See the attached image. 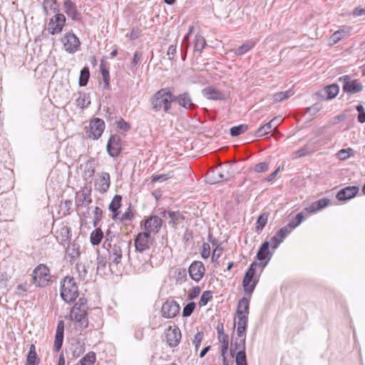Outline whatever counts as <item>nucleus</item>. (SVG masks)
Here are the masks:
<instances>
[{
	"label": "nucleus",
	"instance_id": "nucleus-1",
	"mask_svg": "<svg viewBox=\"0 0 365 365\" xmlns=\"http://www.w3.org/2000/svg\"><path fill=\"white\" fill-rule=\"evenodd\" d=\"M173 94L169 88H161L150 98L151 109L155 112L168 113L172 108Z\"/></svg>",
	"mask_w": 365,
	"mask_h": 365
},
{
	"label": "nucleus",
	"instance_id": "nucleus-2",
	"mask_svg": "<svg viewBox=\"0 0 365 365\" xmlns=\"http://www.w3.org/2000/svg\"><path fill=\"white\" fill-rule=\"evenodd\" d=\"M109 267L111 272H118L122 267L123 250L122 247L126 246L124 242H118L113 245L108 244Z\"/></svg>",
	"mask_w": 365,
	"mask_h": 365
},
{
	"label": "nucleus",
	"instance_id": "nucleus-3",
	"mask_svg": "<svg viewBox=\"0 0 365 365\" xmlns=\"http://www.w3.org/2000/svg\"><path fill=\"white\" fill-rule=\"evenodd\" d=\"M61 297L66 302H73L78 296V289L73 277H66L61 282Z\"/></svg>",
	"mask_w": 365,
	"mask_h": 365
},
{
	"label": "nucleus",
	"instance_id": "nucleus-4",
	"mask_svg": "<svg viewBox=\"0 0 365 365\" xmlns=\"http://www.w3.org/2000/svg\"><path fill=\"white\" fill-rule=\"evenodd\" d=\"M51 281V274L48 267L43 264H38L33 271V282L40 287L48 285Z\"/></svg>",
	"mask_w": 365,
	"mask_h": 365
},
{
	"label": "nucleus",
	"instance_id": "nucleus-5",
	"mask_svg": "<svg viewBox=\"0 0 365 365\" xmlns=\"http://www.w3.org/2000/svg\"><path fill=\"white\" fill-rule=\"evenodd\" d=\"M257 266V262H252L250 264L248 269L247 270L242 280V286L244 291L246 294H248L250 296H251L252 293L254 292L255 288L258 282V280L257 279H254Z\"/></svg>",
	"mask_w": 365,
	"mask_h": 365
},
{
	"label": "nucleus",
	"instance_id": "nucleus-6",
	"mask_svg": "<svg viewBox=\"0 0 365 365\" xmlns=\"http://www.w3.org/2000/svg\"><path fill=\"white\" fill-rule=\"evenodd\" d=\"M66 21V18L61 13H56L50 19L48 24V31L51 35L59 34L62 32Z\"/></svg>",
	"mask_w": 365,
	"mask_h": 365
},
{
	"label": "nucleus",
	"instance_id": "nucleus-7",
	"mask_svg": "<svg viewBox=\"0 0 365 365\" xmlns=\"http://www.w3.org/2000/svg\"><path fill=\"white\" fill-rule=\"evenodd\" d=\"M339 81L343 83V91L348 93H357L364 89L363 85L356 79H351L349 76L345 75L339 78Z\"/></svg>",
	"mask_w": 365,
	"mask_h": 365
},
{
	"label": "nucleus",
	"instance_id": "nucleus-8",
	"mask_svg": "<svg viewBox=\"0 0 365 365\" xmlns=\"http://www.w3.org/2000/svg\"><path fill=\"white\" fill-rule=\"evenodd\" d=\"M87 304H75L71 311V318L77 322L81 323L83 327L88 326Z\"/></svg>",
	"mask_w": 365,
	"mask_h": 365
},
{
	"label": "nucleus",
	"instance_id": "nucleus-9",
	"mask_svg": "<svg viewBox=\"0 0 365 365\" xmlns=\"http://www.w3.org/2000/svg\"><path fill=\"white\" fill-rule=\"evenodd\" d=\"M165 337L169 347H176L182 338L181 331L178 326H170L165 331Z\"/></svg>",
	"mask_w": 365,
	"mask_h": 365
},
{
	"label": "nucleus",
	"instance_id": "nucleus-10",
	"mask_svg": "<svg viewBox=\"0 0 365 365\" xmlns=\"http://www.w3.org/2000/svg\"><path fill=\"white\" fill-rule=\"evenodd\" d=\"M65 51L69 53H76L80 48V41L73 33H66L61 38Z\"/></svg>",
	"mask_w": 365,
	"mask_h": 365
},
{
	"label": "nucleus",
	"instance_id": "nucleus-11",
	"mask_svg": "<svg viewBox=\"0 0 365 365\" xmlns=\"http://www.w3.org/2000/svg\"><path fill=\"white\" fill-rule=\"evenodd\" d=\"M283 118L281 116H277L272 118L269 122L260 126L255 132L254 136L256 138L262 137L272 130H275L282 123Z\"/></svg>",
	"mask_w": 365,
	"mask_h": 365
},
{
	"label": "nucleus",
	"instance_id": "nucleus-12",
	"mask_svg": "<svg viewBox=\"0 0 365 365\" xmlns=\"http://www.w3.org/2000/svg\"><path fill=\"white\" fill-rule=\"evenodd\" d=\"M89 127L88 138L97 140L102 135L104 131L105 123L102 119L96 118L90 121Z\"/></svg>",
	"mask_w": 365,
	"mask_h": 365
},
{
	"label": "nucleus",
	"instance_id": "nucleus-13",
	"mask_svg": "<svg viewBox=\"0 0 365 365\" xmlns=\"http://www.w3.org/2000/svg\"><path fill=\"white\" fill-rule=\"evenodd\" d=\"M173 102H176L179 106L185 110H194L197 106L192 102L190 95L187 92H184L178 96L173 94Z\"/></svg>",
	"mask_w": 365,
	"mask_h": 365
},
{
	"label": "nucleus",
	"instance_id": "nucleus-14",
	"mask_svg": "<svg viewBox=\"0 0 365 365\" xmlns=\"http://www.w3.org/2000/svg\"><path fill=\"white\" fill-rule=\"evenodd\" d=\"M180 312V305L174 300H167L162 306V315L168 319L175 317Z\"/></svg>",
	"mask_w": 365,
	"mask_h": 365
},
{
	"label": "nucleus",
	"instance_id": "nucleus-15",
	"mask_svg": "<svg viewBox=\"0 0 365 365\" xmlns=\"http://www.w3.org/2000/svg\"><path fill=\"white\" fill-rule=\"evenodd\" d=\"M121 139L118 135H111L108 143L107 151L108 155L112 158H115L119 155L121 151Z\"/></svg>",
	"mask_w": 365,
	"mask_h": 365
},
{
	"label": "nucleus",
	"instance_id": "nucleus-16",
	"mask_svg": "<svg viewBox=\"0 0 365 365\" xmlns=\"http://www.w3.org/2000/svg\"><path fill=\"white\" fill-rule=\"evenodd\" d=\"M95 189L100 193L106 192L110 185V176L108 173L103 172L99 174V177L96 179Z\"/></svg>",
	"mask_w": 365,
	"mask_h": 365
},
{
	"label": "nucleus",
	"instance_id": "nucleus-17",
	"mask_svg": "<svg viewBox=\"0 0 365 365\" xmlns=\"http://www.w3.org/2000/svg\"><path fill=\"white\" fill-rule=\"evenodd\" d=\"M150 234L146 232L139 233L136 236L134 242L136 250H138L140 252H143L148 250L150 247Z\"/></svg>",
	"mask_w": 365,
	"mask_h": 365
},
{
	"label": "nucleus",
	"instance_id": "nucleus-18",
	"mask_svg": "<svg viewBox=\"0 0 365 365\" xmlns=\"http://www.w3.org/2000/svg\"><path fill=\"white\" fill-rule=\"evenodd\" d=\"M63 10L73 21H81V14L78 11L76 4L72 0H65L63 1Z\"/></svg>",
	"mask_w": 365,
	"mask_h": 365
},
{
	"label": "nucleus",
	"instance_id": "nucleus-19",
	"mask_svg": "<svg viewBox=\"0 0 365 365\" xmlns=\"http://www.w3.org/2000/svg\"><path fill=\"white\" fill-rule=\"evenodd\" d=\"M144 227L149 234L158 233L162 227V220L157 215L151 216L145 220Z\"/></svg>",
	"mask_w": 365,
	"mask_h": 365
},
{
	"label": "nucleus",
	"instance_id": "nucleus-20",
	"mask_svg": "<svg viewBox=\"0 0 365 365\" xmlns=\"http://www.w3.org/2000/svg\"><path fill=\"white\" fill-rule=\"evenodd\" d=\"M188 271L190 277L193 280L199 282L204 276L205 269L202 262L195 261L190 264Z\"/></svg>",
	"mask_w": 365,
	"mask_h": 365
},
{
	"label": "nucleus",
	"instance_id": "nucleus-21",
	"mask_svg": "<svg viewBox=\"0 0 365 365\" xmlns=\"http://www.w3.org/2000/svg\"><path fill=\"white\" fill-rule=\"evenodd\" d=\"M358 186H348L340 190L336 194V198L339 201H344L354 197L359 192Z\"/></svg>",
	"mask_w": 365,
	"mask_h": 365
},
{
	"label": "nucleus",
	"instance_id": "nucleus-22",
	"mask_svg": "<svg viewBox=\"0 0 365 365\" xmlns=\"http://www.w3.org/2000/svg\"><path fill=\"white\" fill-rule=\"evenodd\" d=\"M202 93L209 100L223 101L225 99V93L212 86L205 88Z\"/></svg>",
	"mask_w": 365,
	"mask_h": 365
},
{
	"label": "nucleus",
	"instance_id": "nucleus-23",
	"mask_svg": "<svg viewBox=\"0 0 365 365\" xmlns=\"http://www.w3.org/2000/svg\"><path fill=\"white\" fill-rule=\"evenodd\" d=\"M64 336V322L61 320L58 322L54 344H53V349L56 351H59L62 346Z\"/></svg>",
	"mask_w": 365,
	"mask_h": 365
},
{
	"label": "nucleus",
	"instance_id": "nucleus-24",
	"mask_svg": "<svg viewBox=\"0 0 365 365\" xmlns=\"http://www.w3.org/2000/svg\"><path fill=\"white\" fill-rule=\"evenodd\" d=\"M331 201L327 197H324L322 199H319L315 202H313L311 203L308 207L305 208V210L308 212H315L317 211H319L326 207H327L330 204Z\"/></svg>",
	"mask_w": 365,
	"mask_h": 365
},
{
	"label": "nucleus",
	"instance_id": "nucleus-25",
	"mask_svg": "<svg viewBox=\"0 0 365 365\" xmlns=\"http://www.w3.org/2000/svg\"><path fill=\"white\" fill-rule=\"evenodd\" d=\"M217 331L218 334L219 341L222 344L221 349V355L224 356L229 346V337L228 335L224 333L223 325H218L217 327Z\"/></svg>",
	"mask_w": 365,
	"mask_h": 365
},
{
	"label": "nucleus",
	"instance_id": "nucleus-26",
	"mask_svg": "<svg viewBox=\"0 0 365 365\" xmlns=\"http://www.w3.org/2000/svg\"><path fill=\"white\" fill-rule=\"evenodd\" d=\"M81 195L78 200V206H88L91 202V189L83 188L81 192H77L76 195Z\"/></svg>",
	"mask_w": 365,
	"mask_h": 365
},
{
	"label": "nucleus",
	"instance_id": "nucleus-27",
	"mask_svg": "<svg viewBox=\"0 0 365 365\" xmlns=\"http://www.w3.org/2000/svg\"><path fill=\"white\" fill-rule=\"evenodd\" d=\"M80 245L76 241L68 245L66 250V255L71 259V262L77 259L80 257Z\"/></svg>",
	"mask_w": 365,
	"mask_h": 365
},
{
	"label": "nucleus",
	"instance_id": "nucleus-28",
	"mask_svg": "<svg viewBox=\"0 0 365 365\" xmlns=\"http://www.w3.org/2000/svg\"><path fill=\"white\" fill-rule=\"evenodd\" d=\"M237 317V334L238 336H242L246 335V330L248 323V316L242 315L241 312L240 314H236Z\"/></svg>",
	"mask_w": 365,
	"mask_h": 365
},
{
	"label": "nucleus",
	"instance_id": "nucleus-29",
	"mask_svg": "<svg viewBox=\"0 0 365 365\" xmlns=\"http://www.w3.org/2000/svg\"><path fill=\"white\" fill-rule=\"evenodd\" d=\"M269 246L270 242L268 241H265L261 245L257 253V259L258 260L262 261L266 259L267 258H268V259H270L272 253L269 250Z\"/></svg>",
	"mask_w": 365,
	"mask_h": 365
},
{
	"label": "nucleus",
	"instance_id": "nucleus-30",
	"mask_svg": "<svg viewBox=\"0 0 365 365\" xmlns=\"http://www.w3.org/2000/svg\"><path fill=\"white\" fill-rule=\"evenodd\" d=\"M257 39H250L246 41L241 46L235 50V54L237 56H242L253 48L257 43Z\"/></svg>",
	"mask_w": 365,
	"mask_h": 365
},
{
	"label": "nucleus",
	"instance_id": "nucleus-31",
	"mask_svg": "<svg viewBox=\"0 0 365 365\" xmlns=\"http://www.w3.org/2000/svg\"><path fill=\"white\" fill-rule=\"evenodd\" d=\"M245 340L246 335H242V336H237L234 342L231 344V353L234 354L237 351H245Z\"/></svg>",
	"mask_w": 365,
	"mask_h": 365
},
{
	"label": "nucleus",
	"instance_id": "nucleus-32",
	"mask_svg": "<svg viewBox=\"0 0 365 365\" xmlns=\"http://www.w3.org/2000/svg\"><path fill=\"white\" fill-rule=\"evenodd\" d=\"M122 197L115 195L108 206V210L113 213L112 219L115 220L118 215V210L121 206Z\"/></svg>",
	"mask_w": 365,
	"mask_h": 365
},
{
	"label": "nucleus",
	"instance_id": "nucleus-33",
	"mask_svg": "<svg viewBox=\"0 0 365 365\" xmlns=\"http://www.w3.org/2000/svg\"><path fill=\"white\" fill-rule=\"evenodd\" d=\"M39 361L40 359L37 357L36 346L34 344H31L27 354L26 365H38Z\"/></svg>",
	"mask_w": 365,
	"mask_h": 365
},
{
	"label": "nucleus",
	"instance_id": "nucleus-34",
	"mask_svg": "<svg viewBox=\"0 0 365 365\" xmlns=\"http://www.w3.org/2000/svg\"><path fill=\"white\" fill-rule=\"evenodd\" d=\"M71 237L70 228L67 226L62 227L59 230L57 231L56 238L58 241L65 245L66 242L68 241Z\"/></svg>",
	"mask_w": 365,
	"mask_h": 365
},
{
	"label": "nucleus",
	"instance_id": "nucleus-35",
	"mask_svg": "<svg viewBox=\"0 0 365 365\" xmlns=\"http://www.w3.org/2000/svg\"><path fill=\"white\" fill-rule=\"evenodd\" d=\"M43 9L44 14L46 16H48V9H50L56 13L59 12V4L56 0H43Z\"/></svg>",
	"mask_w": 365,
	"mask_h": 365
},
{
	"label": "nucleus",
	"instance_id": "nucleus-36",
	"mask_svg": "<svg viewBox=\"0 0 365 365\" xmlns=\"http://www.w3.org/2000/svg\"><path fill=\"white\" fill-rule=\"evenodd\" d=\"M249 309L250 300L246 297H242L238 302L236 314H240V312H241L242 315L248 316Z\"/></svg>",
	"mask_w": 365,
	"mask_h": 365
},
{
	"label": "nucleus",
	"instance_id": "nucleus-37",
	"mask_svg": "<svg viewBox=\"0 0 365 365\" xmlns=\"http://www.w3.org/2000/svg\"><path fill=\"white\" fill-rule=\"evenodd\" d=\"M96 162L95 159H90L86 163V168L83 172V178L85 179L91 178L96 172Z\"/></svg>",
	"mask_w": 365,
	"mask_h": 365
},
{
	"label": "nucleus",
	"instance_id": "nucleus-38",
	"mask_svg": "<svg viewBox=\"0 0 365 365\" xmlns=\"http://www.w3.org/2000/svg\"><path fill=\"white\" fill-rule=\"evenodd\" d=\"M77 95L78 97L76 99V106L81 108H87L91 103L87 94L83 92H78Z\"/></svg>",
	"mask_w": 365,
	"mask_h": 365
},
{
	"label": "nucleus",
	"instance_id": "nucleus-39",
	"mask_svg": "<svg viewBox=\"0 0 365 365\" xmlns=\"http://www.w3.org/2000/svg\"><path fill=\"white\" fill-rule=\"evenodd\" d=\"M96 355L93 351L86 354L76 365H94Z\"/></svg>",
	"mask_w": 365,
	"mask_h": 365
},
{
	"label": "nucleus",
	"instance_id": "nucleus-40",
	"mask_svg": "<svg viewBox=\"0 0 365 365\" xmlns=\"http://www.w3.org/2000/svg\"><path fill=\"white\" fill-rule=\"evenodd\" d=\"M103 237V232L100 228L95 229L90 235V241L93 245H98Z\"/></svg>",
	"mask_w": 365,
	"mask_h": 365
},
{
	"label": "nucleus",
	"instance_id": "nucleus-41",
	"mask_svg": "<svg viewBox=\"0 0 365 365\" xmlns=\"http://www.w3.org/2000/svg\"><path fill=\"white\" fill-rule=\"evenodd\" d=\"M29 287L30 285L26 282L18 284L14 289V294L21 298L26 297Z\"/></svg>",
	"mask_w": 365,
	"mask_h": 365
},
{
	"label": "nucleus",
	"instance_id": "nucleus-42",
	"mask_svg": "<svg viewBox=\"0 0 365 365\" xmlns=\"http://www.w3.org/2000/svg\"><path fill=\"white\" fill-rule=\"evenodd\" d=\"M72 355L74 358L79 357L84 351V344L79 341H76L74 344H71Z\"/></svg>",
	"mask_w": 365,
	"mask_h": 365
},
{
	"label": "nucleus",
	"instance_id": "nucleus-43",
	"mask_svg": "<svg viewBox=\"0 0 365 365\" xmlns=\"http://www.w3.org/2000/svg\"><path fill=\"white\" fill-rule=\"evenodd\" d=\"M90 78V71L89 68L88 66H85L83 68V69L81 71L79 79H78V84L81 87L86 86L88 83V81Z\"/></svg>",
	"mask_w": 365,
	"mask_h": 365
},
{
	"label": "nucleus",
	"instance_id": "nucleus-44",
	"mask_svg": "<svg viewBox=\"0 0 365 365\" xmlns=\"http://www.w3.org/2000/svg\"><path fill=\"white\" fill-rule=\"evenodd\" d=\"M163 216L165 218H168V223L170 225H174L177 223V220L181 217L180 213L174 211H164L163 212Z\"/></svg>",
	"mask_w": 365,
	"mask_h": 365
},
{
	"label": "nucleus",
	"instance_id": "nucleus-45",
	"mask_svg": "<svg viewBox=\"0 0 365 365\" xmlns=\"http://www.w3.org/2000/svg\"><path fill=\"white\" fill-rule=\"evenodd\" d=\"M324 90L327 95V98L332 99L335 98L339 93V88L336 84H331L326 86Z\"/></svg>",
	"mask_w": 365,
	"mask_h": 365
},
{
	"label": "nucleus",
	"instance_id": "nucleus-46",
	"mask_svg": "<svg viewBox=\"0 0 365 365\" xmlns=\"http://www.w3.org/2000/svg\"><path fill=\"white\" fill-rule=\"evenodd\" d=\"M248 125L247 124H241L233 126L230 130V133L232 137L238 136L247 130Z\"/></svg>",
	"mask_w": 365,
	"mask_h": 365
},
{
	"label": "nucleus",
	"instance_id": "nucleus-47",
	"mask_svg": "<svg viewBox=\"0 0 365 365\" xmlns=\"http://www.w3.org/2000/svg\"><path fill=\"white\" fill-rule=\"evenodd\" d=\"M354 154V150L351 148H348L346 149H341L336 153V155L341 160H345L353 156Z\"/></svg>",
	"mask_w": 365,
	"mask_h": 365
},
{
	"label": "nucleus",
	"instance_id": "nucleus-48",
	"mask_svg": "<svg viewBox=\"0 0 365 365\" xmlns=\"http://www.w3.org/2000/svg\"><path fill=\"white\" fill-rule=\"evenodd\" d=\"M76 269L80 279L83 281L87 280L88 269L84 264L77 263L76 265Z\"/></svg>",
	"mask_w": 365,
	"mask_h": 365
},
{
	"label": "nucleus",
	"instance_id": "nucleus-49",
	"mask_svg": "<svg viewBox=\"0 0 365 365\" xmlns=\"http://www.w3.org/2000/svg\"><path fill=\"white\" fill-rule=\"evenodd\" d=\"M293 94L292 91L291 90H287L285 91H282L277 93L274 95L273 99L274 102H280L283 100H285L290 96H292Z\"/></svg>",
	"mask_w": 365,
	"mask_h": 365
},
{
	"label": "nucleus",
	"instance_id": "nucleus-50",
	"mask_svg": "<svg viewBox=\"0 0 365 365\" xmlns=\"http://www.w3.org/2000/svg\"><path fill=\"white\" fill-rule=\"evenodd\" d=\"M304 215L302 212L298 213L294 218L292 219L287 224V226L293 230L295 227H297L303 220Z\"/></svg>",
	"mask_w": 365,
	"mask_h": 365
},
{
	"label": "nucleus",
	"instance_id": "nucleus-51",
	"mask_svg": "<svg viewBox=\"0 0 365 365\" xmlns=\"http://www.w3.org/2000/svg\"><path fill=\"white\" fill-rule=\"evenodd\" d=\"M206 45V41L204 37L201 36H196L195 39L194 48L195 51L201 52Z\"/></svg>",
	"mask_w": 365,
	"mask_h": 365
},
{
	"label": "nucleus",
	"instance_id": "nucleus-52",
	"mask_svg": "<svg viewBox=\"0 0 365 365\" xmlns=\"http://www.w3.org/2000/svg\"><path fill=\"white\" fill-rule=\"evenodd\" d=\"M107 265V259L106 257L98 255L97 257V272L105 273V269Z\"/></svg>",
	"mask_w": 365,
	"mask_h": 365
},
{
	"label": "nucleus",
	"instance_id": "nucleus-53",
	"mask_svg": "<svg viewBox=\"0 0 365 365\" xmlns=\"http://www.w3.org/2000/svg\"><path fill=\"white\" fill-rule=\"evenodd\" d=\"M268 220V215L263 213L260 215L257 221V231H261L267 225Z\"/></svg>",
	"mask_w": 365,
	"mask_h": 365
},
{
	"label": "nucleus",
	"instance_id": "nucleus-54",
	"mask_svg": "<svg viewBox=\"0 0 365 365\" xmlns=\"http://www.w3.org/2000/svg\"><path fill=\"white\" fill-rule=\"evenodd\" d=\"M236 365H247L245 351H237L235 354Z\"/></svg>",
	"mask_w": 365,
	"mask_h": 365
},
{
	"label": "nucleus",
	"instance_id": "nucleus-55",
	"mask_svg": "<svg viewBox=\"0 0 365 365\" xmlns=\"http://www.w3.org/2000/svg\"><path fill=\"white\" fill-rule=\"evenodd\" d=\"M212 298V292L211 291H205L201 295L199 305L200 307L205 306L207 302Z\"/></svg>",
	"mask_w": 365,
	"mask_h": 365
},
{
	"label": "nucleus",
	"instance_id": "nucleus-56",
	"mask_svg": "<svg viewBox=\"0 0 365 365\" xmlns=\"http://www.w3.org/2000/svg\"><path fill=\"white\" fill-rule=\"evenodd\" d=\"M195 307V303L192 302L187 304L182 309V317H190L193 312Z\"/></svg>",
	"mask_w": 365,
	"mask_h": 365
},
{
	"label": "nucleus",
	"instance_id": "nucleus-57",
	"mask_svg": "<svg viewBox=\"0 0 365 365\" xmlns=\"http://www.w3.org/2000/svg\"><path fill=\"white\" fill-rule=\"evenodd\" d=\"M103 217V210L98 207H96L94 210V216H93V226L97 227L99 222L102 219Z\"/></svg>",
	"mask_w": 365,
	"mask_h": 365
},
{
	"label": "nucleus",
	"instance_id": "nucleus-58",
	"mask_svg": "<svg viewBox=\"0 0 365 365\" xmlns=\"http://www.w3.org/2000/svg\"><path fill=\"white\" fill-rule=\"evenodd\" d=\"M345 36V32L344 31H337L334 32L330 37V41L332 43H336L339 42L343 37Z\"/></svg>",
	"mask_w": 365,
	"mask_h": 365
},
{
	"label": "nucleus",
	"instance_id": "nucleus-59",
	"mask_svg": "<svg viewBox=\"0 0 365 365\" xmlns=\"http://www.w3.org/2000/svg\"><path fill=\"white\" fill-rule=\"evenodd\" d=\"M172 177L170 173H166V174H160V175H154L152 176L151 181L153 182H164L168 179H170Z\"/></svg>",
	"mask_w": 365,
	"mask_h": 365
},
{
	"label": "nucleus",
	"instance_id": "nucleus-60",
	"mask_svg": "<svg viewBox=\"0 0 365 365\" xmlns=\"http://www.w3.org/2000/svg\"><path fill=\"white\" fill-rule=\"evenodd\" d=\"M292 230L287 226H284L279 229V230L276 233V235L282 239L283 241L284 239L292 232Z\"/></svg>",
	"mask_w": 365,
	"mask_h": 365
},
{
	"label": "nucleus",
	"instance_id": "nucleus-61",
	"mask_svg": "<svg viewBox=\"0 0 365 365\" xmlns=\"http://www.w3.org/2000/svg\"><path fill=\"white\" fill-rule=\"evenodd\" d=\"M117 128L118 130L127 132L130 129V125L128 123L125 121L123 118H120L116 122Z\"/></svg>",
	"mask_w": 365,
	"mask_h": 365
},
{
	"label": "nucleus",
	"instance_id": "nucleus-62",
	"mask_svg": "<svg viewBox=\"0 0 365 365\" xmlns=\"http://www.w3.org/2000/svg\"><path fill=\"white\" fill-rule=\"evenodd\" d=\"M359 114L357 116V120L359 123H365V110L362 105H358L356 108Z\"/></svg>",
	"mask_w": 365,
	"mask_h": 365
},
{
	"label": "nucleus",
	"instance_id": "nucleus-63",
	"mask_svg": "<svg viewBox=\"0 0 365 365\" xmlns=\"http://www.w3.org/2000/svg\"><path fill=\"white\" fill-rule=\"evenodd\" d=\"M133 218V213L131 207L129 206L127 210L121 215L120 221H130Z\"/></svg>",
	"mask_w": 365,
	"mask_h": 365
},
{
	"label": "nucleus",
	"instance_id": "nucleus-64",
	"mask_svg": "<svg viewBox=\"0 0 365 365\" xmlns=\"http://www.w3.org/2000/svg\"><path fill=\"white\" fill-rule=\"evenodd\" d=\"M268 169H269V165L265 162H261V163H257L255 166V168H254V170L256 173H264V172L267 171Z\"/></svg>",
	"mask_w": 365,
	"mask_h": 365
}]
</instances>
